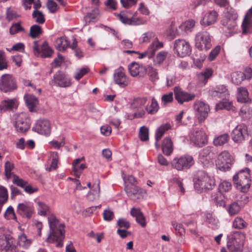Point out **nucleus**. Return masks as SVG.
Returning <instances> with one entry per match:
<instances>
[{
    "instance_id": "obj_1",
    "label": "nucleus",
    "mask_w": 252,
    "mask_h": 252,
    "mask_svg": "<svg viewBox=\"0 0 252 252\" xmlns=\"http://www.w3.org/2000/svg\"><path fill=\"white\" fill-rule=\"evenodd\" d=\"M193 181L195 189L200 193L212 189L216 185L214 178L204 170L195 173Z\"/></svg>"
},
{
    "instance_id": "obj_2",
    "label": "nucleus",
    "mask_w": 252,
    "mask_h": 252,
    "mask_svg": "<svg viewBox=\"0 0 252 252\" xmlns=\"http://www.w3.org/2000/svg\"><path fill=\"white\" fill-rule=\"evenodd\" d=\"M48 220L50 232L46 241L48 243H53L54 240L63 239L64 225L60 223L56 217L53 215L48 217Z\"/></svg>"
},
{
    "instance_id": "obj_3",
    "label": "nucleus",
    "mask_w": 252,
    "mask_h": 252,
    "mask_svg": "<svg viewBox=\"0 0 252 252\" xmlns=\"http://www.w3.org/2000/svg\"><path fill=\"white\" fill-rule=\"evenodd\" d=\"M250 170L240 171L233 176L234 184L236 185L237 188L241 189L242 192H247L250 187L251 180L250 179Z\"/></svg>"
},
{
    "instance_id": "obj_4",
    "label": "nucleus",
    "mask_w": 252,
    "mask_h": 252,
    "mask_svg": "<svg viewBox=\"0 0 252 252\" xmlns=\"http://www.w3.org/2000/svg\"><path fill=\"white\" fill-rule=\"evenodd\" d=\"M17 88L15 77L10 74H4L0 77V91L6 93Z\"/></svg>"
},
{
    "instance_id": "obj_5",
    "label": "nucleus",
    "mask_w": 252,
    "mask_h": 252,
    "mask_svg": "<svg viewBox=\"0 0 252 252\" xmlns=\"http://www.w3.org/2000/svg\"><path fill=\"white\" fill-rule=\"evenodd\" d=\"M14 126L17 131L25 132L29 130L31 126L30 120L28 115L25 113L15 115Z\"/></svg>"
},
{
    "instance_id": "obj_6",
    "label": "nucleus",
    "mask_w": 252,
    "mask_h": 252,
    "mask_svg": "<svg viewBox=\"0 0 252 252\" xmlns=\"http://www.w3.org/2000/svg\"><path fill=\"white\" fill-rule=\"evenodd\" d=\"M245 240V234L241 232L235 233L232 239L227 243L229 252H242Z\"/></svg>"
},
{
    "instance_id": "obj_7",
    "label": "nucleus",
    "mask_w": 252,
    "mask_h": 252,
    "mask_svg": "<svg viewBox=\"0 0 252 252\" xmlns=\"http://www.w3.org/2000/svg\"><path fill=\"white\" fill-rule=\"evenodd\" d=\"M195 46L200 50H207L211 47V37L208 32L202 31L196 34Z\"/></svg>"
},
{
    "instance_id": "obj_8",
    "label": "nucleus",
    "mask_w": 252,
    "mask_h": 252,
    "mask_svg": "<svg viewBox=\"0 0 252 252\" xmlns=\"http://www.w3.org/2000/svg\"><path fill=\"white\" fill-rule=\"evenodd\" d=\"M190 140L194 145L199 147H202L208 142L206 134L203 130L195 128L193 130L189 135Z\"/></svg>"
},
{
    "instance_id": "obj_9",
    "label": "nucleus",
    "mask_w": 252,
    "mask_h": 252,
    "mask_svg": "<svg viewBox=\"0 0 252 252\" xmlns=\"http://www.w3.org/2000/svg\"><path fill=\"white\" fill-rule=\"evenodd\" d=\"M174 50L178 56L184 57L191 52L189 43L184 39H178L174 42Z\"/></svg>"
},
{
    "instance_id": "obj_10",
    "label": "nucleus",
    "mask_w": 252,
    "mask_h": 252,
    "mask_svg": "<svg viewBox=\"0 0 252 252\" xmlns=\"http://www.w3.org/2000/svg\"><path fill=\"white\" fill-rule=\"evenodd\" d=\"M248 136V127L244 124L237 126L231 133L232 140L236 143H241Z\"/></svg>"
},
{
    "instance_id": "obj_11",
    "label": "nucleus",
    "mask_w": 252,
    "mask_h": 252,
    "mask_svg": "<svg viewBox=\"0 0 252 252\" xmlns=\"http://www.w3.org/2000/svg\"><path fill=\"white\" fill-rule=\"evenodd\" d=\"M232 164V158L229 153L224 151L220 153L216 162L218 168L222 171L228 170Z\"/></svg>"
},
{
    "instance_id": "obj_12",
    "label": "nucleus",
    "mask_w": 252,
    "mask_h": 252,
    "mask_svg": "<svg viewBox=\"0 0 252 252\" xmlns=\"http://www.w3.org/2000/svg\"><path fill=\"white\" fill-rule=\"evenodd\" d=\"M194 109L199 123H202L208 117L210 112L209 106L203 101H196L194 103Z\"/></svg>"
},
{
    "instance_id": "obj_13",
    "label": "nucleus",
    "mask_w": 252,
    "mask_h": 252,
    "mask_svg": "<svg viewBox=\"0 0 252 252\" xmlns=\"http://www.w3.org/2000/svg\"><path fill=\"white\" fill-rule=\"evenodd\" d=\"M125 191L129 198L133 201H138L143 198V195L146 191L136 186H126Z\"/></svg>"
},
{
    "instance_id": "obj_14",
    "label": "nucleus",
    "mask_w": 252,
    "mask_h": 252,
    "mask_svg": "<svg viewBox=\"0 0 252 252\" xmlns=\"http://www.w3.org/2000/svg\"><path fill=\"white\" fill-rule=\"evenodd\" d=\"M52 82L56 85L63 88L71 85L70 78L61 71H59L54 74Z\"/></svg>"
},
{
    "instance_id": "obj_15",
    "label": "nucleus",
    "mask_w": 252,
    "mask_h": 252,
    "mask_svg": "<svg viewBox=\"0 0 252 252\" xmlns=\"http://www.w3.org/2000/svg\"><path fill=\"white\" fill-rule=\"evenodd\" d=\"M147 98L146 97H138L134 99L131 105V108L137 112L134 113L133 118L142 117L145 114L142 107L146 104Z\"/></svg>"
},
{
    "instance_id": "obj_16",
    "label": "nucleus",
    "mask_w": 252,
    "mask_h": 252,
    "mask_svg": "<svg viewBox=\"0 0 252 252\" xmlns=\"http://www.w3.org/2000/svg\"><path fill=\"white\" fill-rule=\"evenodd\" d=\"M32 129L39 134L48 135L51 133L50 122L47 120L40 119L37 121Z\"/></svg>"
},
{
    "instance_id": "obj_17",
    "label": "nucleus",
    "mask_w": 252,
    "mask_h": 252,
    "mask_svg": "<svg viewBox=\"0 0 252 252\" xmlns=\"http://www.w3.org/2000/svg\"><path fill=\"white\" fill-rule=\"evenodd\" d=\"M33 50L34 52L38 54H41L42 58H50L52 56L53 51L49 47L48 44L44 41L41 45L40 48L39 47L37 41L33 42Z\"/></svg>"
},
{
    "instance_id": "obj_18",
    "label": "nucleus",
    "mask_w": 252,
    "mask_h": 252,
    "mask_svg": "<svg viewBox=\"0 0 252 252\" xmlns=\"http://www.w3.org/2000/svg\"><path fill=\"white\" fill-rule=\"evenodd\" d=\"M114 81L116 84L121 87H126L128 85L129 81L122 67H120L115 70L114 73Z\"/></svg>"
},
{
    "instance_id": "obj_19",
    "label": "nucleus",
    "mask_w": 252,
    "mask_h": 252,
    "mask_svg": "<svg viewBox=\"0 0 252 252\" xmlns=\"http://www.w3.org/2000/svg\"><path fill=\"white\" fill-rule=\"evenodd\" d=\"M17 213L23 217L30 218L33 213V209L28 203H20L17 207Z\"/></svg>"
},
{
    "instance_id": "obj_20",
    "label": "nucleus",
    "mask_w": 252,
    "mask_h": 252,
    "mask_svg": "<svg viewBox=\"0 0 252 252\" xmlns=\"http://www.w3.org/2000/svg\"><path fill=\"white\" fill-rule=\"evenodd\" d=\"M128 70L130 75L133 77L138 76L144 77L145 66L140 65L136 63H132L128 66Z\"/></svg>"
},
{
    "instance_id": "obj_21",
    "label": "nucleus",
    "mask_w": 252,
    "mask_h": 252,
    "mask_svg": "<svg viewBox=\"0 0 252 252\" xmlns=\"http://www.w3.org/2000/svg\"><path fill=\"white\" fill-rule=\"evenodd\" d=\"M218 13L215 10L210 11L206 14L200 21L202 25L207 26L214 24L217 20Z\"/></svg>"
},
{
    "instance_id": "obj_22",
    "label": "nucleus",
    "mask_w": 252,
    "mask_h": 252,
    "mask_svg": "<svg viewBox=\"0 0 252 252\" xmlns=\"http://www.w3.org/2000/svg\"><path fill=\"white\" fill-rule=\"evenodd\" d=\"M12 244L11 238L9 235L0 234V250L7 251Z\"/></svg>"
},
{
    "instance_id": "obj_23",
    "label": "nucleus",
    "mask_w": 252,
    "mask_h": 252,
    "mask_svg": "<svg viewBox=\"0 0 252 252\" xmlns=\"http://www.w3.org/2000/svg\"><path fill=\"white\" fill-rule=\"evenodd\" d=\"M83 159V158H77L73 162L72 172L76 177L79 178L82 173V171L87 167L85 164L79 165L80 161Z\"/></svg>"
},
{
    "instance_id": "obj_24",
    "label": "nucleus",
    "mask_w": 252,
    "mask_h": 252,
    "mask_svg": "<svg viewBox=\"0 0 252 252\" xmlns=\"http://www.w3.org/2000/svg\"><path fill=\"white\" fill-rule=\"evenodd\" d=\"M194 94H188L185 92L177 91L175 92V98L180 103L191 100L194 99Z\"/></svg>"
},
{
    "instance_id": "obj_25",
    "label": "nucleus",
    "mask_w": 252,
    "mask_h": 252,
    "mask_svg": "<svg viewBox=\"0 0 252 252\" xmlns=\"http://www.w3.org/2000/svg\"><path fill=\"white\" fill-rule=\"evenodd\" d=\"M54 45L60 51H64L69 46V43L65 37H60L55 41Z\"/></svg>"
},
{
    "instance_id": "obj_26",
    "label": "nucleus",
    "mask_w": 252,
    "mask_h": 252,
    "mask_svg": "<svg viewBox=\"0 0 252 252\" xmlns=\"http://www.w3.org/2000/svg\"><path fill=\"white\" fill-rule=\"evenodd\" d=\"M118 16L120 20L124 24L129 25H139L145 24L146 23V21L142 20L139 18L129 19L126 16L121 14H120Z\"/></svg>"
},
{
    "instance_id": "obj_27",
    "label": "nucleus",
    "mask_w": 252,
    "mask_h": 252,
    "mask_svg": "<svg viewBox=\"0 0 252 252\" xmlns=\"http://www.w3.org/2000/svg\"><path fill=\"white\" fill-rule=\"evenodd\" d=\"M130 215L136 218V221L142 227L146 225L145 218L139 209L133 208L130 211Z\"/></svg>"
},
{
    "instance_id": "obj_28",
    "label": "nucleus",
    "mask_w": 252,
    "mask_h": 252,
    "mask_svg": "<svg viewBox=\"0 0 252 252\" xmlns=\"http://www.w3.org/2000/svg\"><path fill=\"white\" fill-rule=\"evenodd\" d=\"M237 18V15L235 12H233L231 16L229 15V14H228L226 15V21L225 22H223V24L228 29H233L236 26V20Z\"/></svg>"
},
{
    "instance_id": "obj_29",
    "label": "nucleus",
    "mask_w": 252,
    "mask_h": 252,
    "mask_svg": "<svg viewBox=\"0 0 252 252\" xmlns=\"http://www.w3.org/2000/svg\"><path fill=\"white\" fill-rule=\"evenodd\" d=\"M162 149L163 153L166 156L170 155L173 151V143L170 138H164L162 144Z\"/></svg>"
},
{
    "instance_id": "obj_30",
    "label": "nucleus",
    "mask_w": 252,
    "mask_h": 252,
    "mask_svg": "<svg viewBox=\"0 0 252 252\" xmlns=\"http://www.w3.org/2000/svg\"><path fill=\"white\" fill-rule=\"evenodd\" d=\"M25 101L30 111L32 112L38 104L37 98L32 95H26L25 96Z\"/></svg>"
},
{
    "instance_id": "obj_31",
    "label": "nucleus",
    "mask_w": 252,
    "mask_h": 252,
    "mask_svg": "<svg viewBox=\"0 0 252 252\" xmlns=\"http://www.w3.org/2000/svg\"><path fill=\"white\" fill-rule=\"evenodd\" d=\"M237 94V100L240 102H247L249 100V93L245 87L238 88Z\"/></svg>"
},
{
    "instance_id": "obj_32",
    "label": "nucleus",
    "mask_w": 252,
    "mask_h": 252,
    "mask_svg": "<svg viewBox=\"0 0 252 252\" xmlns=\"http://www.w3.org/2000/svg\"><path fill=\"white\" fill-rule=\"evenodd\" d=\"M145 69L144 70V76L146 74H147L151 81L154 82L158 79V72L157 69L154 68L151 65H148L147 67H145Z\"/></svg>"
},
{
    "instance_id": "obj_33",
    "label": "nucleus",
    "mask_w": 252,
    "mask_h": 252,
    "mask_svg": "<svg viewBox=\"0 0 252 252\" xmlns=\"http://www.w3.org/2000/svg\"><path fill=\"white\" fill-rule=\"evenodd\" d=\"M1 103L3 112L11 110L16 108L18 105L17 100L15 98L2 100Z\"/></svg>"
},
{
    "instance_id": "obj_34",
    "label": "nucleus",
    "mask_w": 252,
    "mask_h": 252,
    "mask_svg": "<svg viewBox=\"0 0 252 252\" xmlns=\"http://www.w3.org/2000/svg\"><path fill=\"white\" fill-rule=\"evenodd\" d=\"M93 189H91L90 192L87 195L88 199L90 201H93L97 199L99 197L100 194V187L99 182H98L96 185H94L93 186Z\"/></svg>"
},
{
    "instance_id": "obj_35",
    "label": "nucleus",
    "mask_w": 252,
    "mask_h": 252,
    "mask_svg": "<svg viewBox=\"0 0 252 252\" xmlns=\"http://www.w3.org/2000/svg\"><path fill=\"white\" fill-rule=\"evenodd\" d=\"M242 27L243 34H247L252 32V20L245 17Z\"/></svg>"
},
{
    "instance_id": "obj_36",
    "label": "nucleus",
    "mask_w": 252,
    "mask_h": 252,
    "mask_svg": "<svg viewBox=\"0 0 252 252\" xmlns=\"http://www.w3.org/2000/svg\"><path fill=\"white\" fill-rule=\"evenodd\" d=\"M14 169V164L13 163L7 160L4 164V175L7 179H9L13 177L15 174L12 172Z\"/></svg>"
},
{
    "instance_id": "obj_37",
    "label": "nucleus",
    "mask_w": 252,
    "mask_h": 252,
    "mask_svg": "<svg viewBox=\"0 0 252 252\" xmlns=\"http://www.w3.org/2000/svg\"><path fill=\"white\" fill-rule=\"evenodd\" d=\"M229 140V135L227 133L220 135L214 139V144L216 146H220L227 143Z\"/></svg>"
},
{
    "instance_id": "obj_38",
    "label": "nucleus",
    "mask_w": 252,
    "mask_h": 252,
    "mask_svg": "<svg viewBox=\"0 0 252 252\" xmlns=\"http://www.w3.org/2000/svg\"><path fill=\"white\" fill-rule=\"evenodd\" d=\"M212 148L211 147H206L203 149L199 153V157L201 160H209L213 158V153L212 152Z\"/></svg>"
},
{
    "instance_id": "obj_39",
    "label": "nucleus",
    "mask_w": 252,
    "mask_h": 252,
    "mask_svg": "<svg viewBox=\"0 0 252 252\" xmlns=\"http://www.w3.org/2000/svg\"><path fill=\"white\" fill-rule=\"evenodd\" d=\"M163 46V43L158 40L157 37L155 38L152 43L150 45L149 49L150 51L151 57H153L156 51Z\"/></svg>"
},
{
    "instance_id": "obj_40",
    "label": "nucleus",
    "mask_w": 252,
    "mask_h": 252,
    "mask_svg": "<svg viewBox=\"0 0 252 252\" xmlns=\"http://www.w3.org/2000/svg\"><path fill=\"white\" fill-rule=\"evenodd\" d=\"M168 53L162 51L158 52L153 60L154 64L158 66L161 64L167 57Z\"/></svg>"
},
{
    "instance_id": "obj_41",
    "label": "nucleus",
    "mask_w": 252,
    "mask_h": 252,
    "mask_svg": "<svg viewBox=\"0 0 252 252\" xmlns=\"http://www.w3.org/2000/svg\"><path fill=\"white\" fill-rule=\"evenodd\" d=\"M171 128V126L169 124H165L161 125L157 130L156 133V141H158L160 139L164 133L167 130Z\"/></svg>"
},
{
    "instance_id": "obj_42",
    "label": "nucleus",
    "mask_w": 252,
    "mask_h": 252,
    "mask_svg": "<svg viewBox=\"0 0 252 252\" xmlns=\"http://www.w3.org/2000/svg\"><path fill=\"white\" fill-rule=\"evenodd\" d=\"M50 158L51 159V163L50 167L47 169L49 171L55 170L58 167L59 162V155L56 152H52L50 154Z\"/></svg>"
},
{
    "instance_id": "obj_43",
    "label": "nucleus",
    "mask_w": 252,
    "mask_h": 252,
    "mask_svg": "<svg viewBox=\"0 0 252 252\" xmlns=\"http://www.w3.org/2000/svg\"><path fill=\"white\" fill-rule=\"evenodd\" d=\"M32 243V239H28L25 234L22 233L19 235L18 243L20 246L24 248H28L30 246Z\"/></svg>"
},
{
    "instance_id": "obj_44",
    "label": "nucleus",
    "mask_w": 252,
    "mask_h": 252,
    "mask_svg": "<svg viewBox=\"0 0 252 252\" xmlns=\"http://www.w3.org/2000/svg\"><path fill=\"white\" fill-rule=\"evenodd\" d=\"M216 110L224 109L227 110H233L234 107L231 102L228 101L226 99H223L222 101L216 104Z\"/></svg>"
},
{
    "instance_id": "obj_45",
    "label": "nucleus",
    "mask_w": 252,
    "mask_h": 252,
    "mask_svg": "<svg viewBox=\"0 0 252 252\" xmlns=\"http://www.w3.org/2000/svg\"><path fill=\"white\" fill-rule=\"evenodd\" d=\"M37 205L38 214L45 216L50 211L49 207L45 203L41 201L36 202Z\"/></svg>"
},
{
    "instance_id": "obj_46",
    "label": "nucleus",
    "mask_w": 252,
    "mask_h": 252,
    "mask_svg": "<svg viewBox=\"0 0 252 252\" xmlns=\"http://www.w3.org/2000/svg\"><path fill=\"white\" fill-rule=\"evenodd\" d=\"M181 158L182 159L183 164L185 169H189L194 164L193 158L191 156L185 155L181 157Z\"/></svg>"
},
{
    "instance_id": "obj_47",
    "label": "nucleus",
    "mask_w": 252,
    "mask_h": 252,
    "mask_svg": "<svg viewBox=\"0 0 252 252\" xmlns=\"http://www.w3.org/2000/svg\"><path fill=\"white\" fill-rule=\"evenodd\" d=\"M245 74L242 72H235L231 74V80L236 85H239L245 79Z\"/></svg>"
},
{
    "instance_id": "obj_48",
    "label": "nucleus",
    "mask_w": 252,
    "mask_h": 252,
    "mask_svg": "<svg viewBox=\"0 0 252 252\" xmlns=\"http://www.w3.org/2000/svg\"><path fill=\"white\" fill-rule=\"evenodd\" d=\"M42 33V31L40 26L34 25L31 27L29 35L32 38L39 36Z\"/></svg>"
},
{
    "instance_id": "obj_49",
    "label": "nucleus",
    "mask_w": 252,
    "mask_h": 252,
    "mask_svg": "<svg viewBox=\"0 0 252 252\" xmlns=\"http://www.w3.org/2000/svg\"><path fill=\"white\" fill-rule=\"evenodd\" d=\"M99 14V11L97 8L94 9L91 12L87 13L85 16L84 20L86 23L94 22L97 17Z\"/></svg>"
},
{
    "instance_id": "obj_50",
    "label": "nucleus",
    "mask_w": 252,
    "mask_h": 252,
    "mask_svg": "<svg viewBox=\"0 0 252 252\" xmlns=\"http://www.w3.org/2000/svg\"><path fill=\"white\" fill-rule=\"evenodd\" d=\"M32 16L35 20V21L39 24H43L45 21L44 15L39 10H34L32 14Z\"/></svg>"
},
{
    "instance_id": "obj_51",
    "label": "nucleus",
    "mask_w": 252,
    "mask_h": 252,
    "mask_svg": "<svg viewBox=\"0 0 252 252\" xmlns=\"http://www.w3.org/2000/svg\"><path fill=\"white\" fill-rule=\"evenodd\" d=\"M8 199V193L7 189L3 187L0 186V213L3 205Z\"/></svg>"
},
{
    "instance_id": "obj_52",
    "label": "nucleus",
    "mask_w": 252,
    "mask_h": 252,
    "mask_svg": "<svg viewBox=\"0 0 252 252\" xmlns=\"http://www.w3.org/2000/svg\"><path fill=\"white\" fill-rule=\"evenodd\" d=\"M212 70L210 69H207L205 71L199 73L198 75V77L200 82L205 84L208 79L212 76Z\"/></svg>"
},
{
    "instance_id": "obj_53",
    "label": "nucleus",
    "mask_w": 252,
    "mask_h": 252,
    "mask_svg": "<svg viewBox=\"0 0 252 252\" xmlns=\"http://www.w3.org/2000/svg\"><path fill=\"white\" fill-rule=\"evenodd\" d=\"M247 225V222L240 217H237L235 219L233 222V226L237 229H243Z\"/></svg>"
},
{
    "instance_id": "obj_54",
    "label": "nucleus",
    "mask_w": 252,
    "mask_h": 252,
    "mask_svg": "<svg viewBox=\"0 0 252 252\" xmlns=\"http://www.w3.org/2000/svg\"><path fill=\"white\" fill-rule=\"evenodd\" d=\"M171 166L173 168L176 169L178 171H181L185 169L183 164V162L181 157L180 158H174L171 162Z\"/></svg>"
},
{
    "instance_id": "obj_55",
    "label": "nucleus",
    "mask_w": 252,
    "mask_h": 252,
    "mask_svg": "<svg viewBox=\"0 0 252 252\" xmlns=\"http://www.w3.org/2000/svg\"><path fill=\"white\" fill-rule=\"evenodd\" d=\"M158 108L159 107L157 100L154 98H153L150 106L147 107L146 109L148 114H154L158 111Z\"/></svg>"
},
{
    "instance_id": "obj_56",
    "label": "nucleus",
    "mask_w": 252,
    "mask_h": 252,
    "mask_svg": "<svg viewBox=\"0 0 252 252\" xmlns=\"http://www.w3.org/2000/svg\"><path fill=\"white\" fill-rule=\"evenodd\" d=\"M241 207L237 202H233L230 204L228 208V212L230 216L238 214L240 211Z\"/></svg>"
},
{
    "instance_id": "obj_57",
    "label": "nucleus",
    "mask_w": 252,
    "mask_h": 252,
    "mask_svg": "<svg viewBox=\"0 0 252 252\" xmlns=\"http://www.w3.org/2000/svg\"><path fill=\"white\" fill-rule=\"evenodd\" d=\"M139 137L141 141H145L149 139V129L145 126H141L140 128Z\"/></svg>"
},
{
    "instance_id": "obj_58",
    "label": "nucleus",
    "mask_w": 252,
    "mask_h": 252,
    "mask_svg": "<svg viewBox=\"0 0 252 252\" xmlns=\"http://www.w3.org/2000/svg\"><path fill=\"white\" fill-rule=\"evenodd\" d=\"M19 17L17 12L11 7H8L6 11V19L10 21Z\"/></svg>"
},
{
    "instance_id": "obj_59",
    "label": "nucleus",
    "mask_w": 252,
    "mask_h": 252,
    "mask_svg": "<svg viewBox=\"0 0 252 252\" xmlns=\"http://www.w3.org/2000/svg\"><path fill=\"white\" fill-rule=\"evenodd\" d=\"M21 31H24V29L21 26V23L19 22L13 24L9 29V32L12 35L16 34Z\"/></svg>"
},
{
    "instance_id": "obj_60",
    "label": "nucleus",
    "mask_w": 252,
    "mask_h": 252,
    "mask_svg": "<svg viewBox=\"0 0 252 252\" xmlns=\"http://www.w3.org/2000/svg\"><path fill=\"white\" fill-rule=\"evenodd\" d=\"M231 189V184L227 181H223L219 186L220 192L228 191Z\"/></svg>"
},
{
    "instance_id": "obj_61",
    "label": "nucleus",
    "mask_w": 252,
    "mask_h": 252,
    "mask_svg": "<svg viewBox=\"0 0 252 252\" xmlns=\"http://www.w3.org/2000/svg\"><path fill=\"white\" fill-rule=\"evenodd\" d=\"M12 182L13 184L16 185L17 186L21 187L24 188L25 186L27 185L28 182L23 179L19 178L17 175H14L13 177Z\"/></svg>"
},
{
    "instance_id": "obj_62",
    "label": "nucleus",
    "mask_w": 252,
    "mask_h": 252,
    "mask_svg": "<svg viewBox=\"0 0 252 252\" xmlns=\"http://www.w3.org/2000/svg\"><path fill=\"white\" fill-rule=\"evenodd\" d=\"M7 67L8 65L4 56V52L2 50H0V70L7 69Z\"/></svg>"
},
{
    "instance_id": "obj_63",
    "label": "nucleus",
    "mask_w": 252,
    "mask_h": 252,
    "mask_svg": "<svg viewBox=\"0 0 252 252\" xmlns=\"http://www.w3.org/2000/svg\"><path fill=\"white\" fill-rule=\"evenodd\" d=\"M4 217L8 220L16 219V217L12 207L9 206L7 208L6 211L5 212Z\"/></svg>"
},
{
    "instance_id": "obj_64",
    "label": "nucleus",
    "mask_w": 252,
    "mask_h": 252,
    "mask_svg": "<svg viewBox=\"0 0 252 252\" xmlns=\"http://www.w3.org/2000/svg\"><path fill=\"white\" fill-rule=\"evenodd\" d=\"M220 46H216L210 53L208 58V60L210 61H214L216 59V57L219 55L220 52Z\"/></svg>"
}]
</instances>
